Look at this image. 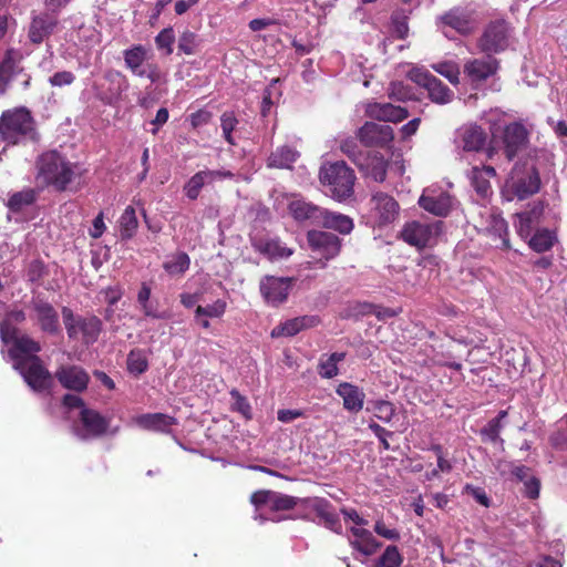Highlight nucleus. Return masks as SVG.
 Returning a JSON list of instances; mask_svg holds the SVG:
<instances>
[{
	"mask_svg": "<svg viewBox=\"0 0 567 567\" xmlns=\"http://www.w3.org/2000/svg\"><path fill=\"white\" fill-rule=\"evenodd\" d=\"M37 177L56 190H65L76 176L80 175L78 164L70 162L56 150L42 153L37 159Z\"/></svg>",
	"mask_w": 567,
	"mask_h": 567,
	"instance_id": "f257e3e1",
	"label": "nucleus"
},
{
	"mask_svg": "<svg viewBox=\"0 0 567 567\" xmlns=\"http://www.w3.org/2000/svg\"><path fill=\"white\" fill-rule=\"evenodd\" d=\"M319 178L326 193L337 202H344L353 195L355 175L344 162L322 166Z\"/></svg>",
	"mask_w": 567,
	"mask_h": 567,
	"instance_id": "f03ea898",
	"label": "nucleus"
},
{
	"mask_svg": "<svg viewBox=\"0 0 567 567\" xmlns=\"http://www.w3.org/2000/svg\"><path fill=\"white\" fill-rule=\"evenodd\" d=\"M0 135L9 144L33 140L35 130L31 113L24 107L3 112L0 117Z\"/></svg>",
	"mask_w": 567,
	"mask_h": 567,
	"instance_id": "7ed1b4c3",
	"label": "nucleus"
},
{
	"mask_svg": "<svg viewBox=\"0 0 567 567\" xmlns=\"http://www.w3.org/2000/svg\"><path fill=\"white\" fill-rule=\"evenodd\" d=\"M62 318L70 339H79L81 334L82 341L86 344L97 340L102 326L99 318L75 316L68 307L62 308Z\"/></svg>",
	"mask_w": 567,
	"mask_h": 567,
	"instance_id": "20e7f679",
	"label": "nucleus"
},
{
	"mask_svg": "<svg viewBox=\"0 0 567 567\" xmlns=\"http://www.w3.org/2000/svg\"><path fill=\"white\" fill-rule=\"evenodd\" d=\"M495 143H501L508 161L524 151L529 143V132L522 122H512L493 133Z\"/></svg>",
	"mask_w": 567,
	"mask_h": 567,
	"instance_id": "39448f33",
	"label": "nucleus"
},
{
	"mask_svg": "<svg viewBox=\"0 0 567 567\" xmlns=\"http://www.w3.org/2000/svg\"><path fill=\"white\" fill-rule=\"evenodd\" d=\"M0 339L3 343L12 342L9 355L13 360V363L27 357L37 355V353L41 351V346L38 341L27 334H20L18 328L10 322H0Z\"/></svg>",
	"mask_w": 567,
	"mask_h": 567,
	"instance_id": "423d86ee",
	"label": "nucleus"
},
{
	"mask_svg": "<svg viewBox=\"0 0 567 567\" xmlns=\"http://www.w3.org/2000/svg\"><path fill=\"white\" fill-rule=\"evenodd\" d=\"M441 230V223H423L419 220L406 221L400 230L399 237L416 249L433 245Z\"/></svg>",
	"mask_w": 567,
	"mask_h": 567,
	"instance_id": "0eeeda50",
	"label": "nucleus"
},
{
	"mask_svg": "<svg viewBox=\"0 0 567 567\" xmlns=\"http://www.w3.org/2000/svg\"><path fill=\"white\" fill-rule=\"evenodd\" d=\"M408 78L420 86L426 89L429 97L437 104H447L453 100L454 93L440 79L423 68H413Z\"/></svg>",
	"mask_w": 567,
	"mask_h": 567,
	"instance_id": "6e6552de",
	"label": "nucleus"
},
{
	"mask_svg": "<svg viewBox=\"0 0 567 567\" xmlns=\"http://www.w3.org/2000/svg\"><path fill=\"white\" fill-rule=\"evenodd\" d=\"M13 368L20 372L27 384L34 391L49 389L52 383L51 373L44 368L38 355L27 357L13 363Z\"/></svg>",
	"mask_w": 567,
	"mask_h": 567,
	"instance_id": "1a4fd4ad",
	"label": "nucleus"
},
{
	"mask_svg": "<svg viewBox=\"0 0 567 567\" xmlns=\"http://www.w3.org/2000/svg\"><path fill=\"white\" fill-rule=\"evenodd\" d=\"M29 307L32 311V318L35 320L41 331L49 334L60 332L58 311L41 293L32 296Z\"/></svg>",
	"mask_w": 567,
	"mask_h": 567,
	"instance_id": "9d476101",
	"label": "nucleus"
},
{
	"mask_svg": "<svg viewBox=\"0 0 567 567\" xmlns=\"http://www.w3.org/2000/svg\"><path fill=\"white\" fill-rule=\"evenodd\" d=\"M18 60V52L8 50L0 61V95H3L10 85L16 82H18L22 89L29 86L31 78L19 66Z\"/></svg>",
	"mask_w": 567,
	"mask_h": 567,
	"instance_id": "9b49d317",
	"label": "nucleus"
},
{
	"mask_svg": "<svg viewBox=\"0 0 567 567\" xmlns=\"http://www.w3.org/2000/svg\"><path fill=\"white\" fill-rule=\"evenodd\" d=\"M509 27L503 21L491 22L477 41L478 49L486 54L498 53L508 47Z\"/></svg>",
	"mask_w": 567,
	"mask_h": 567,
	"instance_id": "f8f14e48",
	"label": "nucleus"
},
{
	"mask_svg": "<svg viewBox=\"0 0 567 567\" xmlns=\"http://www.w3.org/2000/svg\"><path fill=\"white\" fill-rule=\"evenodd\" d=\"M540 184L539 172L535 166L528 167L523 172L515 168L508 182V188L515 197L524 200L538 193Z\"/></svg>",
	"mask_w": 567,
	"mask_h": 567,
	"instance_id": "ddd939ff",
	"label": "nucleus"
},
{
	"mask_svg": "<svg viewBox=\"0 0 567 567\" xmlns=\"http://www.w3.org/2000/svg\"><path fill=\"white\" fill-rule=\"evenodd\" d=\"M292 288V278L265 276L260 279L259 290L265 301L272 307L284 303Z\"/></svg>",
	"mask_w": 567,
	"mask_h": 567,
	"instance_id": "4468645a",
	"label": "nucleus"
},
{
	"mask_svg": "<svg viewBox=\"0 0 567 567\" xmlns=\"http://www.w3.org/2000/svg\"><path fill=\"white\" fill-rule=\"evenodd\" d=\"M419 205L432 215L445 217L453 209L455 199L446 192L429 187L420 196Z\"/></svg>",
	"mask_w": 567,
	"mask_h": 567,
	"instance_id": "2eb2a0df",
	"label": "nucleus"
},
{
	"mask_svg": "<svg viewBox=\"0 0 567 567\" xmlns=\"http://www.w3.org/2000/svg\"><path fill=\"white\" fill-rule=\"evenodd\" d=\"M399 204L389 194L379 192L370 199L371 217L379 226L393 223L399 215Z\"/></svg>",
	"mask_w": 567,
	"mask_h": 567,
	"instance_id": "dca6fc26",
	"label": "nucleus"
},
{
	"mask_svg": "<svg viewBox=\"0 0 567 567\" xmlns=\"http://www.w3.org/2000/svg\"><path fill=\"white\" fill-rule=\"evenodd\" d=\"M81 426L74 429V433L81 440L100 437L109 429V420L97 411L83 408L80 412Z\"/></svg>",
	"mask_w": 567,
	"mask_h": 567,
	"instance_id": "f3484780",
	"label": "nucleus"
},
{
	"mask_svg": "<svg viewBox=\"0 0 567 567\" xmlns=\"http://www.w3.org/2000/svg\"><path fill=\"white\" fill-rule=\"evenodd\" d=\"M59 23L55 12L45 11L32 17L28 28V39L33 44H41L51 37Z\"/></svg>",
	"mask_w": 567,
	"mask_h": 567,
	"instance_id": "a211bd4d",
	"label": "nucleus"
},
{
	"mask_svg": "<svg viewBox=\"0 0 567 567\" xmlns=\"http://www.w3.org/2000/svg\"><path fill=\"white\" fill-rule=\"evenodd\" d=\"M307 238L311 249L326 260L333 259L340 254L341 240L332 233L311 230Z\"/></svg>",
	"mask_w": 567,
	"mask_h": 567,
	"instance_id": "6ab92c4d",
	"label": "nucleus"
},
{
	"mask_svg": "<svg viewBox=\"0 0 567 567\" xmlns=\"http://www.w3.org/2000/svg\"><path fill=\"white\" fill-rule=\"evenodd\" d=\"M498 69V61L491 54L484 58L466 60L463 66L464 75L471 83H482L493 76Z\"/></svg>",
	"mask_w": 567,
	"mask_h": 567,
	"instance_id": "aec40b11",
	"label": "nucleus"
},
{
	"mask_svg": "<svg viewBox=\"0 0 567 567\" xmlns=\"http://www.w3.org/2000/svg\"><path fill=\"white\" fill-rule=\"evenodd\" d=\"M358 137L364 146L383 147L392 142L394 135L392 127L388 124L367 122L359 128Z\"/></svg>",
	"mask_w": 567,
	"mask_h": 567,
	"instance_id": "412c9836",
	"label": "nucleus"
},
{
	"mask_svg": "<svg viewBox=\"0 0 567 567\" xmlns=\"http://www.w3.org/2000/svg\"><path fill=\"white\" fill-rule=\"evenodd\" d=\"M544 209V203L538 200L530 204L527 210L516 214L515 228L520 238L527 239L535 229L539 228Z\"/></svg>",
	"mask_w": 567,
	"mask_h": 567,
	"instance_id": "4be33fe9",
	"label": "nucleus"
},
{
	"mask_svg": "<svg viewBox=\"0 0 567 567\" xmlns=\"http://www.w3.org/2000/svg\"><path fill=\"white\" fill-rule=\"evenodd\" d=\"M55 378L65 389L81 392L86 389L89 374L79 365H62L55 372Z\"/></svg>",
	"mask_w": 567,
	"mask_h": 567,
	"instance_id": "5701e85b",
	"label": "nucleus"
},
{
	"mask_svg": "<svg viewBox=\"0 0 567 567\" xmlns=\"http://www.w3.org/2000/svg\"><path fill=\"white\" fill-rule=\"evenodd\" d=\"M348 537L349 545L363 556H372L381 547V543L365 528L353 526Z\"/></svg>",
	"mask_w": 567,
	"mask_h": 567,
	"instance_id": "b1692460",
	"label": "nucleus"
},
{
	"mask_svg": "<svg viewBox=\"0 0 567 567\" xmlns=\"http://www.w3.org/2000/svg\"><path fill=\"white\" fill-rule=\"evenodd\" d=\"M320 322L317 316H301L286 320L271 330L272 338L293 337L300 331L318 326Z\"/></svg>",
	"mask_w": 567,
	"mask_h": 567,
	"instance_id": "393cba45",
	"label": "nucleus"
},
{
	"mask_svg": "<svg viewBox=\"0 0 567 567\" xmlns=\"http://www.w3.org/2000/svg\"><path fill=\"white\" fill-rule=\"evenodd\" d=\"M309 507L317 514L328 529L339 535L342 534L339 515L329 501L324 498H313L309 502Z\"/></svg>",
	"mask_w": 567,
	"mask_h": 567,
	"instance_id": "a878e982",
	"label": "nucleus"
},
{
	"mask_svg": "<svg viewBox=\"0 0 567 567\" xmlns=\"http://www.w3.org/2000/svg\"><path fill=\"white\" fill-rule=\"evenodd\" d=\"M365 113L371 118L394 123L401 122L409 116L406 109L391 103H371L367 106Z\"/></svg>",
	"mask_w": 567,
	"mask_h": 567,
	"instance_id": "bb28decb",
	"label": "nucleus"
},
{
	"mask_svg": "<svg viewBox=\"0 0 567 567\" xmlns=\"http://www.w3.org/2000/svg\"><path fill=\"white\" fill-rule=\"evenodd\" d=\"M134 423L143 430L168 433L177 424L174 416L164 413H145L134 417Z\"/></svg>",
	"mask_w": 567,
	"mask_h": 567,
	"instance_id": "cd10ccee",
	"label": "nucleus"
},
{
	"mask_svg": "<svg viewBox=\"0 0 567 567\" xmlns=\"http://www.w3.org/2000/svg\"><path fill=\"white\" fill-rule=\"evenodd\" d=\"M288 209L297 221L309 220L312 225L318 226L323 208L302 198L295 197L289 202Z\"/></svg>",
	"mask_w": 567,
	"mask_h": 567,
	"instance_id": "c85d7f7f",
	"label": "nucleus"
},
{
	"mask_svg": "<svg viewBox=\"0 0 567 567\" xmlns=\"http://www.w3.org/2000/svg\"><path fill=\"white\" fill-rule=\"evenodd\" d=\"M337 394L343 400V408L351 412L358 413L362 410L365 394L359 386L343 382L337 388Z\"/></svg>",
	"mask_w": 567,
	"mask_h": 567,
	"instance_id": "c756f323",
	"label": "nucleus"
},
{
	"mask_svg": "<svg viewBox=\"0 0 567 567\" xmlns=\"http://www.w3.org/2000/svg\"><path fill=\"white\" fill-rule=\"evenodd\" d=\"M496 175L493 166H474L470 173L471 184L477 195L487 198L492 194L489 179Z\"/></svg>",
	"mask_w": 567,
	"mask_h": 567,
	"instance_id": "7c9ffc66",
	"label": "nucleus"
},
{
	"mask_svg": "<svg viewBox=\"0 0 567 567\" xmlns=\"http://www.w3.org/2000/svg\"><path fill=\"white\" fill-rule=\"evenodd\" d=\"M318 226L337 230L342 235H348L352 231L354 224L349 216L323 208Z\"/></svg>",
	"mask_w": 567,
	"mask_h": 567,
	"instance_id": "2f4dec72",
	"label": "nucleus"
},
{
	"mask_svg": "<svg viewBox=\"0 0 567 567\" xmlns=\"http://www.w3.org/2000/svg\"><path fill=\"white\" fill-rule=\"evenodd\" d=\"M440 21L443 25L450 27L461 34H468L474 30V23L470 16L460 9L450 10L440 17Z\"/></svg>",
	"mask_w": 567,
	"mask_h": 567,
	"instance_id": "473e14b6",
	"label": "nucleus"
},
{
	"mask_svg": "<svg viewBox=\"0 0 567 567\" xmlns=\"http://www.w3.org/2000/svg\"><path fill=\"white\" fill-rule=\"evenodd\" d=\"M527 239L529 248L538 254L549 251L558 241L556 231L548 228L535 229Z\"/></svg>",
	"mask_w": 567,
	"mask_h": 567,
	"instance_id": "72a5a7b5",
	"label": "nucleus"
},
{
	"mask_svg": "<svg viewBox=\"0 0 567 567\" xmlns=\"http://www.w3.org/2000/svg\"><path fill=\"white\" fill-rule=\"evenodd\" d=\"M462 147L466 152H478L486 143V134L478 125L465 126L461 132Z\"/></svg>",
	"mask_w": 567,
	"mask_h": 567,
	"instance_id": "f704fd0d",
	"label": "nucleus"
},
{
	"mask_svg": "<svg viewBox=\"0 0 567 567\" xmlns=\"http://www.w3.org/2000/svg\"><path fill=\"white\" fill-rule=\"evenodd\" d=\"M299 153L287 145L278 147L267 158V166L272 168H291Z\"/></svg>",
	"mask_w": 567,
	"mask_h": 567,
	"instance_id": "c9c22d12",
	"label": "nucleus"
},
{
	"mask_svg": "<svg viewBox=\"0 0 567 567\" xmlns=\"http://www.w3.org/2000/svg\"><path fill=\"white\" fill-rule=\"evenodd\" d=\"M124 62L134 75L144 78L145 69L143 63L146 60V49L143 45H135L123 52Z\"/></svg>",
	"mask_w": 567,
	"mask_h": 567,
	"instance_id": "e433bc0d",
	"label": "nucleus"
},
{
	"mask_svg": "<svg viewBox=\"0 0 567 567\" xmlns=\"http://www.w3.org/2000/svg\"><path fill=\"white\" fill-rule=\"evenodd\" d=\"M361 172L371 177L375 182H383L386 177V164L379 154L368 155V159L363 161V165L358 166Z\"/></svg>",
	"mask_w": 567,
	"mask_h": 567,
	"instance_id": "4c0bfd02",
	"label": "nucleus"
},
{
	"mask_svg": "<svg viewBox=\"0 0 567 567\" xmlns=\"http://www.w3.org/2000/svg\"><path fill=\"white\" fill-rule=\"evenodd\" d=\"M217 173H209L206 171H199L193 175L184 186L185 195L190 199L195 200L198 198L202 188L216 181Z\"/></svg>",
	"mask_w": 567,
	"mask_h": 567,
	"instance_id": "58836bf2",
	"label": "nucleus"
},
{
	"mask_svg": "<svg viewBox=\"0 0 567 567\" xmlns=\"http://www.w3.org/2000/svg\"><path fill=\"white\" fill-rule=\"evenodd\" d=\"M254 247L261 254L270 258H286L292 254V250L284 247L277 239L258 240Z\"/></svg>",
	"mask_w": 567,
	"mask_h": 567,
	"instance_id": "ea45409f",
	"label": "nucleus"
},
{
	"mask_svg": "<svg viewBox=\"0 0 567 567\" xmlns=\"http://www.w3.org/2000/svg\"><path fill=\"white\" fill-rule=\"evenodd\" d=\"M507 416V411L502 410L498 412L497 416L489 420L487 424L481 430V435L484 441L489 442H501L503 443V440L499 436V433L503 425V420Z\"/></svg>",
	"mask_w": 567,
	"mask_h": 567,
	"instance_id": "a19ab883",
	"label": "nucleus"
},
{
	"mask_svg": "<svg viewBox=\"0 0 567 567\" xmlns=\"http://www.w3.org/2000/svg\"><path fill=\"white\" fill-rule=\"evenodd\" d=\"M190 265V259L186 252H177L167 258L163 264L164 270L169 276H181L187 271Z\"/></svg>",
	"mask_w": 567,
	"mask_h": 567,
	"instance_id": "79ce46f5",
	"label": "nucleus"
},
{
	"mask_svg": "<svg viewBox=\"0 0 567 567\" xmlns=\"http://www.w3.org/2000/svg\"><path fill=\"white\" fill-rule=\"evenodd\" d=\"M127 371L133 375H141L148 369V361L143 350L133 349L126 359Z\"/></svg>",
	"mask_w": 567,
	"mask_h": 567,
	"instance_id": "37998d69",
	"label": "nucleus"
},
{
	"mask_svg": "<svg viewBox=\"0 0 567 567\" xmlns=\"http://www.w3.org/2000/svg\"><path fill=\"white\" fill-rule=\"evenodd\" d=\"M344 358V352H333L327 359H321L319 362V374L326 379H331L338 375V363L343 361Z\"/></svg>",
	"mask_w": 567,
	"mask_h": 567,
	"instance_id": "c03bdc74",
	"label": "nucleus"
},
{
	"mask_svg": "<svg viewBox=\"0 0 567 567\" xmlns=\"http://www.w3.org/2000/svg\"><path fill=\"white\" fill-rule=\"evenodd\" d=\"M368 411H371L378 420L389 423L395 414V408L390 401L377 400L370 402Z\"/></svg>",
	"mask_w": 567,
	"mask_h": 567,
	"instance_id": "a18cd8bd",
	"label": "nucleus"
},
{
	"mask_svg": "<svg viewBox=\"0 0 567 567\" xmlns=\"http://www.w3.org/2000/svg\"><path fill=\"white\" fill-rule=\"evenodd\" d=\"M137 225L135 209L131 206L126 207L120 218L121 237L123 239L132 238L136 231Z\"/></svg>",
	"mask_w": 567,
	"mask_h": 567,
	"instance_id": "49530a36",
	"label": "nucleus"
},
{
	"mask_svg": "<svg viewBox=\"0 0 567 567\" xmlns=\"http://www.w3.org/2000/svg\"><path fill=\"white\" fill-rule=\"evenodd\" d=\"M341 152L347 155L357 166L363 165V161L368 159L369 153H364L359 148L355 138L349 137L341 142Z\"/></svg>",
	"mask_w": 567,
	"mask_h": 567,
	"instance_id": "de8ad7c7",
	"label": "nucleus"
},
{
	"mask_svg": "<svg viewBox=\"0 0 567 567\" xmlns=\"http://www.w3.org/2000/svg\"><path fill=\"white\" fill-rule=\"evenodd\" d=\"M35 200V194L32 189H25L14 193L8 200L7 206L13 213L21 212L24 207L30 206Z\"/></svg>",
	"mask_w": 567,
	"mask_h": 567,
	"instance_id": "09e8293b",
	"label": "nucleus"
},
{
	"mask_svg": "<svg viewBox=\"0 0 567 567\" xmlns=\"http://www.w3.org/2000/svg\"><path fill=\"white\" fill-rule=\"evenodd\" d=\"M390 99L399 102H405L415 99V93L412 86L401 81L392 82L388 89Z\"/></svg>",
	"mask_w": 567,
	"mask_h": 567,
	"instance_id": "8fccbe9b",
	"label": "nucleus"
},
{
	"mask_svg": "<svg viewBox=\"0 0 567 567\" xmlns=\"http://www.w3.org/2000/svg\"><path fill=\"white\" fill-rule=\"evenodd\" d=\"M227 308V303L223 299H217L210 305L207 306H198L195 310V318L199 319L202 317L206 318H220L224 316Z\"/></svg>",
	"mask_w": 567,
	"mask_h": 567,
	"instance_id": "3c124183",
	"label": "nucleus"
},
{
	"mask_svg": "<svg viewBox=\"0 0 567 567\" xmlns=\"http://www.w3.org/2000/svg\"><path fill=\"white\" fill-rule=\"evenodd\" d=\"M298 498L271 491L269 509L274 512L288 511L297 505Z\"/></svg>",
	"mask_w": 567,
	"mask_h": 567,
	"instance_id": "603ef678",
	"label": "nucleus"
},
{
	"mask_svg": "<svg viewBox=\"0 0 567 567\" xmlns=\"http://www.w3.org/2000/svg\"><path fill=\"white\" fill-rule=\"evenodd\" d=\"M402 564V556L399 549L394 545H390L385 548L377 563V567H400Z\"/></svg>",
	"mask_w": 567,
	"mask_h": 567,
	"instance_id": "864d4df0",
	"label": "nucleus"
},
{
	"mask_svg": "<svg viewBox=\"0 0 567 567\" xmlns=\"http://www.w3.org/2000/svg\"><path fill=\"white\" fill-rule=\"evenodd\" d=\"M238 121L234 114V112H225L220 116V127L223 130L224 138L230 144L235 145V141L233 138V131L235 130Z\"/></svg>",
	"mask_w": 567,
	"mask_h": 567,
	"instance_id": "5fc2aeb1",
	"label": "nucleus"
},
{
	"mask_svg": "<svg viewBox=\"0 0 567 567\" xmlns=\"http://www.w3.org/2000/svg\"><path fill=\"white\" fill-rule=\"evenodd\" d=\"M197 35L190 31L182 33L178 40V50L187 55L195 54L198 48Z\"/></svg>",
	"mask_w": 567,
	"mask_h": 567,
	"instance_id": "6e6d98bb",
	"label": "nucleus"
},
{
	"mask_svg": "<svg viewBox=\"0 0 567 567\" xmlns=\"http://www.w3.org/2000/svg\"><path fill=\"white\" fill-rule=\"evenodd\" d=\"M175 34L173 28L163 29L155 38V43L159 50H164L166 55L173 53V43Z\"/></svg>",
	"mask_w": 567,
	"mask_h": 567,
	"instance_id": "4d7b16f0",
	"label": "nucleus"
},
{
	"mask_svg": "<svg viewBox=\"0 0 567 567\" xmlns=\"http://www.w3.org/2000/svg\"><path fill=\"white\" fill-rule=\"evenodd\" d=\"M230 395L233 399V410L240 413L246 419H251V406L248 400L236 389L230 391Z\"/></svg>",
	"mask_w": 567,
	"mask_h": 567,
	"instance_id": "13d9d810",
	"label": "nucleus"
},
{
	"mask_svg": "<svg viewBox=\"0 0 567 567\" xmlns=\"http://www.w3.org/2000/svg\"><path fill=\"white\" fill-rule=\"evenodd\" d=\"M434 70L446 78L452 84L458 83V76H460V69L457 64L453 62H443L435 64Z\"/></svg>",
	"mask_w": 567,
	"mask_h": 567,
	"instance_id": "bf43d9fd",
	"label": "nucleus"
},
{
	"mask_svg": "<svg viewBox=\"0 0 567 567\" xmlns=\"http://www.w3.org/2000/svg\"><path fill=\"white\" fill-rule=\"evenodd\" d=\"M27 278L30 282L40 285L43 277L47 275V268L40 260H32L25 270Z\"/></svg>",
	"mask_w": 567,
	"mask_h": 567,
	"instance_id": "052dcab7",
	"label": "nucleus"
},
{
	"mask_svg": "<svg viewBox=\"0 0 567 567\" xmlns=\"http://www.w3.org/2000/svg\"><path fill=\"white\" fill-rule=\"evenodd\" d=\"M49 83L51 86H68L74 83L75 75L71 71H59L49 78Z\"/></svg>",
	"mask_w": 567,
	"mask_h": 567,
	"instance_id": "680f3d73",
	"label": "nucleus"
},
{
	"mask_svg": "<svg viewBox=\"0 0 567 567\" xmlns=\"http://www.w3.org/2000/svg\"><path fill=\"white\" fill-rule=\"evenodd\" d=\"M363 313H373L380 320H385L396 316V312L390 308L377 307L374 305L367 303L363 306Z\"/></svg>",
	"mask_w": 567,
	"mask_h": 567,
	"instance_id": "e2e57ef3",
	"label": "nucleus"
},
{
	"mask_svg": "<svg viewBox=\"0 0 567 567\" xmlns=\"http://www.w3.org/2000/svg\"><path fill=\"white\" fill-rule=\"evenodd\" d=\"M369 429L374 433V435L379 439L382 447L384 450H390V444L388 442V437L392 436L393 433L381 426L375 422L369 423Z\"/></svg>",
	"mask_w": 567,
	"mask_h": 567,
	"instance_id": "0e129e2a",
	"label": "nucleus"
},
{
	"mask_svg": "<svg viewBox=\"0 0 567 567\" xmlns=\"http://www.w3.org/2000/svg\"><path fill=\"white\" fill-rule=\"evenodd\" d=\"M524 483L523 493L526 497L535 499L539 496L540 482L534 475L526 480Z\"/></svg>",
	"mask_w": 567,
	"mask_h": 567,
	"instance_id": "69168bd1",
	"label": "nucleus"
},
{
	"mask_svg": "<svg viewBox=\"0 0 567 567\" xmlns=\"http://www.w3.org/2000/svg\"><path fill=\"white\" fill-rule=\"evenodd\" d=\"M374 532L390 540H398L400 539V533L396 529L388 528L383 522L378 520L374 525Z\"/></svg>",
	"mask_w": 567,
	"mask_h": 567,
	"instance_id": "338daca9",
	"label": "nucleus"
},
{
	"mask_svg": "<svg viewBox=\"0 0 567 567\" xmlns=\"http://www.w3.org/2000/svg\"><path fill=\"white\" fill-rule=\"evenodd\" d=\"M270 496L271 491H258L251 495L250 502L255 505L256 508H259L261 506H267L269 508Z\"/></svg>",
	"mask_w": 567,
	"mask_h": 567,
	"instance_id": "774afa93",
	"label": "nucleus"
}]
</instances>
